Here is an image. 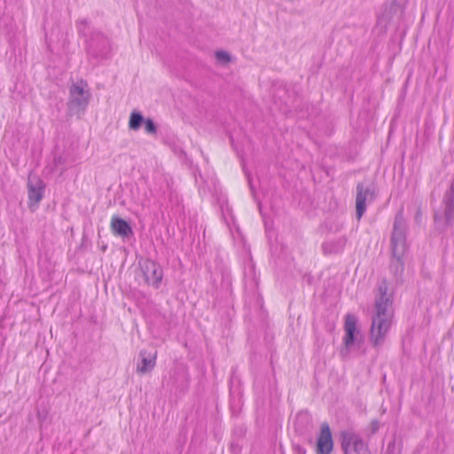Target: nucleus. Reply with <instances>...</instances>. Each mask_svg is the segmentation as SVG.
<instances>
[{"instance_id":"obj_1","label":"nucleus","mask_w":454,"mask_h":454,"mask_svg":"<svg viewBox=\"0 0 454 454\" xmlns=\"http://www.w3.org/2000/svg\"><path fill=\"white\" fill-rule=\"evenodd\" d=\"M379 295L375 300L376 314L372 317L370 329V339L374 347H380L384 342L385 337L391 325L393 317V298L387 294V280L383 279L378 286Z\"/></svg>"},{"instance_id":"obj_2","label":"nucleus","mask_w":454,"mask_h":454,"mask_svg":"<svg viewBox=\"0 0 454 454\" xmlns=\"http://www.w3.org/2000/svg\"><path fill=\"white\" fill-rule=\"evenodd\" d=\"M407 232L408 225L401 209L395 215L390 240L392 259L389 270L396 281L402 279L404 270L403 258L408 251Z\"/></svg>"},{"instance_id":"obj_3","label":"nucleus","mask_w":454,"mask_h":454,"mask_svg":"<svg viewBox=\"0 0 454 454\" xmlns=\"http://www.w3.org/2000/svg\"><path fill=\"white\" fill-rule=\"evenodd\" d=\"M90 98V92L86 81L81 79L72 83L69 88L67 106L71 111L83 112L87 108Z\"/></svg>"},{"instance_id":"obj_4","label":"nucleus","mask_w":454,"mask_h":454,"mask_svg":"<svg viewBox=\"0 0 454 454\" xmlns=\"http://www.w3.org/2000/svg\"><path fill=\"white\" fill-rule=\"evenodd\" d=\"M442 203L444 206L443 212H434V224L440 231L446 230L454 222V180L450 187L445 192Z\"/></svg>"},{"instance_id":"obj_5","label":"nucleus","mask_w":454,"mask_h":454,"mask_svg":"<svg viewBox=\"0 0 454 454\" xmlns=\"http://www.w3.org/2000/svg\"><path fill=\"white\" fill-rule=\"evenodd\" d=\"M375 187L373 184H364L358 183L356 184V215L359 220L366 210V202H372L375 200Z\"/></svg>"},{"instance_id":"obj_6","label":"nucleus","mask_w":454,"mask_h":454,"mask_svg":"<svg viewBox=\"0 0 454 454\" xmlns=\"http://www.w3.org/2000/svg\"><path fill=\"white\" fill-rule=\"evenodd\" d=\"M340 440L345 454H370L367 445L355 433L344 431L340 434Z\"/></svg>"},{"instance_id":"obj_7","label":"nucleus","mask_w":454,"mask_h":454,"mask_svg":"<svg viewBox=\"0 0 454 454\" xmlns=\"http://www.w3.org/2000/svg\"><path fill=\"white\" fill-rule=\"evenodd\" d=\"M139 265L145 282L156 289L159 288L163 278V270L161 266L155 261L149 258L140 262Z\"/></svg>"},{"instance_id":"obj_8","label":"nucleus","mask_w":454,"mask_h":454,"mask_svg":"<svg viewBox=\"0 0 454 454\" xmlns=\"http://www.w3.org/2000/svg\"><path fill=\"white\" fill-rule=\"evenodd\" d=\"M110 43L106 37L101 33H94L89 43L87 51L88 53L94 58L106 59L110 53Z\"/></svg>"},{"instance_id":"obj_9","label":"nucleus","mask_w":454,"mask_h":454,"mask_svg":"<svg viewBox=\"0 0 454 454\" xmlns=\"http://www.w3.org/2000/svg\"><path fill=\"white\" fill-rule=\"evenodd\" d=\"M294 427L297 434L302 436L309 443H312V430L314 426L312 416L309 411H301L297 413Z\"/></svg>"},{"instance_id":"obj_10","label":"nucleus","mask_w":454,"mask_h":454,"mask_svg":"<svg viewBox=\"0 0 454 454\" xmlns=\"http://www.w3.org/2000/svg\"><path fill=\"white\" fill-rule=\"evenodd\" d=\"M45 184L42 179L29 175L27 178L28 207L36 206L43 199Z\"/></svg>"},{"instance_id":"obj_11","label":"nucleus","mask_w":454,"mask_h":454,"mask_svg":"<svg viewBox=\"0 0 454 454\" xmlns=\"http://www.w3.org/2000/svg\"><path fill=\"white\" fill-rule=\"evenodd\" d=\"M333 449L332 432L327 422L321 424L320 433L316 442L317 454H331Z\"/></svg>"},{"instance_id":"obj_12","label":"nucleus","mask_w":454,"mask_h":454,"mask_svg":"<svg viewBox=\"0 0 454 454\" xmlns=\"http://www.w3.org/2000/svg\"><path fill=\"white\" fill-rule=\"evenodd\" d=\"M344 329V344L347 348H349L356 341L359 342V340L356 338V333L359 334V331L356 330V317L353 314L346 315Z\"/></svg>"},{"instance_id":"obj_13","label":"nucleus","mask_w":454,"mask_h":454,"mask_svg":"<svg viewBox=\"0 0 454 454\" xmlns=\"http://www.w3.org/2000/svg\"><path fill=\"white\" fill-rule=\"evenodd\" d=\"M112 232L118 237L129 238L133 235V230L130 224L124 219L114 215L111 219Z\"/></svg>"},{"instance_id":"obj_14","label":"nucleus","mask_w":454,"mask_h":454,"mask_svg":"<svg viewBox=\"0 0 454 454\" xmlns=\"http://www.w3.org/2000/svg\"><path fill=\"white\" fill-rule=\"evenodd\" d=\"M141 362L137 365V372L146 373L151 372L156 364L157 352L148 353L146 350H141L139 353Z\"/></svg>"},{"instance_id":"obj_15","label":"nucleus","mask_w":454,"mask_h":454,"mask_svg":"<svg viewBox=\"0 0 454 454\" xmlns=\"http://www.w3.org/2000/svg\"><path fill=\"white\" fill-rule=\"evenodd\" d=\"M346 246V239L341 238L323 243L322 248L325 254H339L343 251Z\"/></svg>"},{"instance_id":"obj_16","label":"nucleus","mask_w":454,"mask_h":454,"mask_svg":"<svg viewBox=\"0 0 454 454\" xmlns=\"http://www.w3.org/2000/svg\"><path fill=\"white\" fill-rule=\"evenodd\" d=\"M144 121L145 118L143 114L138 111H133L129 116V128L132 130H137Z\"/></svg>"},{"instance_id":"obj_17","label":"nucleus","mask_w":454,"mask_h":454,"mask_svg":"<svg viewBox=\"0 0 454 454\" xmlns=\"http://www.w3.org/2000/svg\"><path fill=\"white\" fill-rule=\"evenodd\" d=\"M144 124H145V130L146 133H148V134H156L157 133V127L152 119H150V118L145 119Z\"/></svg>"},{"instance_id":"obj_18","label":"nucleus","mask_w":454,"mask_h":454,"mask_svg":"<svg viewBox=\"0 0 454 454\" xmlns=\"http://www.w3.org/2000/svg\"><path fill=\"white\" fill-rule=\"evenodd\" d=\"M215 57L219 62L223 64H227L231 61V55L225 51H216Z\"/></svg>"},{"instance_id":"obj_19","label":"nucleus","mask_w":454,"mask_h":454,"mask_svg":"<svg viewBox=\"0 0 454 454\" xmlns=\"http://www.w3.org/2000/svg\"><path fill=\"white\" fill-rule=\"evenodd\" d=\"M385 454H401V450L396 446L395 441L388 443Z\"/></svg>"},{"instance_id":"obj_20","label":"nucleus","mask_w":454,"mask_h":454,"mask_svg":"<svg viewBox=\"0 0 454 454\" xmlns=\"http://www.w3.org/2000/svg\"><path fill=\"white\" fill-rule=\"evenodd\" d=\"M380 428V421L378 419H373L370 424V431L372 434H374L378 432Z\"/></svg>"},{"instance_id":"obj_21","label":"nucleus","mask_w":454,"mask_h":454,"mask_svg":"<svg viewBox=\"0 0 454 454\" xmlns=\"http://www.w3.org/2000/svg\"><path fill=\"white\" fill-rule=\"evenodd\" d=\"M293 448L297 454H306V450L299 444H294Z\"/></svg>"},{"instance_id":"obj_22","label":"nucleus","mask_w":454,"mask_h":454,"mask_svg":"<svg viewBox=\"0 0 454 454\" xmlns=\"http://www.w3.org/2000/svg\"><path fill=\"white\" fill-rule=\"evenodd\" d=\"M422 221V210L420 207L417 209L416 215H415V222L418 223H420Z\"/></svg>"},{"instance_id":"obj_23","label":"nucleus","mask_w":454,"mask_h":454,"mask_svg":"<svg viewBox=\"0 0 454 454\" xmlns=\"http://www.w3.org/2000/svg\"><path fill=\"white\" fill-rule=\"evenodd\" d=\"M87 23V20H81V24H86Z\"/></svg>"}]
</instances>
